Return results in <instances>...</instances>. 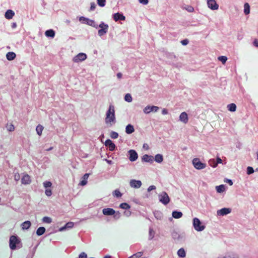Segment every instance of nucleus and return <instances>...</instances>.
Listing matches in <instances>:
<instances>
[{"instance_id": "56", "label": "nucleus", "mask_w": 258, "mask_h": 258, "mask_svg": "<svg viewBox=\"0 0 258 258\" xmlns=\"http://www.w3.org/2000/svg\"><path fill=\"white\" fill-rule=\"evenodd\" d=\"M253 45L256 47H258V41L257 39H255L254 41H253Z\"/></svg>"}, {"instance_id": "10", "label": "nucleus", "mask_w": 258, "mask_h": 258, "mask_svg": "<svg viewBox=\"0 0 258 258\" xmlns=\"http://www.w3.org/2000/svg\"><path fill=\"white\" fill-rule=\"evenodd\" d=\"M207 4L208 7L213 10H216L218 9L219 6L215 0H208Z\"/></svg>"}, {"instance_id": "30", "label": "nucleus", "mask_w": 258, "mask_h": 258, "mask_svg": "<svg viewBox=\"0 0 258 258\" xmlns=\"http://www.w3.org/2000/svg\"><path fill=\"white\" fill-rule=\"evenodd\" d=\"M155 160L157 163H161L163 160V156L161 154H157L155 156Z\"/></svg>"}, {"instance_id": "41", "label": "nucleus", "mask_w": 258, "mask_h": 258, "mask_svg": "<svg viewBox=\"0 0 258 258\" xmlns=\"http://www.w3.org/2000/svg\"><path fill=\"white\" fill-rule=\"evenodd\" d=\"M113 195L114 196H115L116 197H121V196H122V194H121V192L119 191V190L118 189H116L114 191L113 193Z\"/></svg>"}, {"instance_id": "31", "label": "nucleus", "mask_w": 258, "mask_h": 258, "mask_svg": "<svg viewBox=\"0 0 258 258\" xmlns=\"http://www.w3.org/2000/svg\"><path fill=\"white\" fill-rule=\"evenodd\" d=\"M177 254L181 257H184L186 255L184 249L183 248H180L177 251Z\"/></svg>"}, {"instance_id": "23", "label": "nucleus", "mask_w": 258, "mask_h": 258, "mask_svg": "<svg viewBox=\"0 0 258 258\" xmlns=\"http://www.w3.org/2000/svg\"><path fill=\"white\" fill-rule=\"evenodd\" d=\"M89 174L88 173H86L82 177V180L80 182V185L84 186L87 183V179L89 177Z\"/></svg>"}, {"instance_id": "2", "label": "nucleus", "mask_w": 258, "mask_h": 258, "mask_svg": "<svg viewBox=\"0 0 258 258\" xmlns=\"http://www.w3.org/2000/svg\"><path fill=\"white\" fill-rule=\"evenodd\" d=\"M102 213L105 216H112L113 215V218L115 220H117L120 218V213L118 211H115L112 208H104L102 210Z\"/></svg>"}, {"instance_id": "58", "label": "nucleus", "mask_w": 258, "mask_h": 258, "mask_svg": "<svg viewBox=\"0 0 258 258\" xmlns=\"http://www.w3.org/2000/svg\"><path fill=\"white\" fill-rule=\"evenodd\" d=\"M117 77L118 78V79H120L122 77V74L121 73H118L117 74Z\"/></svg>"}, {"instance_id": "22", "label": "nucleus", "mask_w": 258, "mask_h": 258, "mask_svg": "<svg viewBox=\"0 0 258 258\" xmlns=\"http://www.w3.org/2000/svg\"><path fill=\"white\" fill-rule=\"evenodd\" d=\"M74 226V223L72 222H69L66 224V225L59 228V231H62L67 228H72Z\"/></svg>"}, {"instance_id": "55", "label": "nucleus", "mask_w": 258, "mask_h": 258, "mask_svg": "<svg viewBox=\"0 0 258 258\" xmlns=\"http://www.w3.org/2000/svg\"><path fill=\"white\" fill-rule=\"evenodd\" d=\"M139 2L144 5H147L148 3V0H139Z\"/></svg>"}, {"instance_id": "14", "label": "nucleus", "mask_w": 258, "mask_h": 258, "mask_svg": "<svg viewBox=\"0 0 258 258\" xmlns=\"http://www.w3.org/2000/svg\"><path fill=\"white\" fill-rule=\"evenodd\" d=\"M231 211L230 208H224L217 211V214L218 215L224 216L229 214Z\"/></svg>"}, {"instance_id": "54", "label": "nucleus", "mask_w": 258, "mask_h": 258, "mask_svg": "<svg viewBox=\"0 0 258 258\" xmlns=\"http://www.w3.org/2000/svg\"><path fill=\"white\" fill-rule=\"evenodd\" d=\"M186 9L189 12H192L194 10V8L191 6H188Z\"/></svg>"}, {"instance_id": "9", "label": "nucleus", "mask_w": 258, "mask_h": 258, "mask_svg": "<svg viewBox=\"0 0 258 258\" xmlns=\"http://www.w3.org/2000/svg\"><path fill=\"white\" fill-rule=\"evenodd\" d=\"M159 109V107L156 106H147L145 107L143 111L146 114L150 113L152 111L157 112Z\"/></svg>"}, {"instance_id": "29", "label": "nucleus", "mask_w": 258, "mask_h": 258, "mask_svg": "<svg viewBox=\"0 0 258 258\" xmlns=\"http://www.w3.org/2000/svg\"><path fill=\"white\" fill-rule=\"evenodd\" d=\"M244 13L245 15H248L250 13V6L249 5L246 3L244 5Z\"/></svg>"}, {"instance_id": "46", "label": "nucleus", "mask_w": 258, "mask_h": 258, "mask_svg": "<svg viewBox=\"0 0 258 258\" xmlns=\"http://www.w3.org/2000/svg\"><path fill=\"white\" fill-rule=\"evenodd\" d=\"M254 172V170L252 167L248 166L247 168V174L249 175Z\"/></svg>"}, {"instance_id": "32", "label": "nucleus", "mask_w": 258, "mask_h": 258, "mask_svg": "<svg viewBox=\"0 0 258 258\" xmlns=\"http://www.w3.org/2000/svg\"><path fill=\"white\" fill-rule=\"evenodd\" d=\"M43 126L40 124H39L36 127V131L37 132V134L39 135V136H41V134H42V132L43 130Z\"/></svg>"}, {"instance_id": "37", "label": "nucleus", "mask_w": 258, "mask_h": 258, "mask_svg": "<svg viewBox=\"0 0 258 258\" xmlns=\"http://www.w3.org/2000/svg\"><path fill=\"white\" fill-rule=\"evenodd\" d=\"M124 100L128 102H131L132 101V97L130 94H126L124 96Z\"/></svg>"}, {"instance_id": "43", "label": "nucleus", "mask_w": 258, "mask_h": 258, "mask_svg": "<svg viewBox=\"0 0 258 258\" xmlns=\"http://www.w3.org/2000/svg\"><path fill=\"white\" fill-rule=\"evenodd\" d=\"M7 130L10 132L14 131L15 130V127L14 125L12 123H10V124H7Z\"/></svg>"}, {"instance_id": "60", "label": "nucleus", "mask_w": 258, "mask_h": 258, "mask_svg": "<svg viewBox=\"0 0 258 258\" xmlns=\"http://www.w3.org/2000/svg\"><path fill=\"white\" fill-rule=\"evenodd\" d=\"M88 20V19L87 18H85V17H81L80 18V20Z\"/></svg>"}, {"instance_id": "51", "label": "nucleus", "mask_w": 258, "mask_h": 258, "mask_svg": "<svg viewBox=\"0 0 258 258\" xmlns=\"http://www.w3.org/2000/svg\"><path fill=\"white\" fill-rule=\"evenodd\" d=\"M20 177L19 173H16L14 175V179L16 181H18L20 179Z\"/></svg>"}, {"instance_id": "13", "label": "nucleus", "mask_w": 258, "mask_h": 258, "mask_svg": "<svg viewBox=\"0 0 258 258\" xmlns=\"http://www.w3.org/2000/svg\"><path fill=\"white\" fill-rule=\"evenodd\" d=\"M130 183L131 186L134 188H139L142 185V182L140 180H136L135 179L131 180Z\"/></svg>"}, {"instance_id": "24", "label": "nucleus", "mask_w": 258, "mask_h": 258, "mask_svg": "<svg viewBox=\"0 0 258 258\" xmlns=\"http://www.w3.org/2000/svg\"><path fill=\"white\" fill-rule=\"evenodd\" d=\"M31 222L30 221H26L21 224V227L23 229H28L31 226Z\"/></svg>"}, {"instance_id": "36", "label": "nucleus", "mask_w": 258, "mask_h": 258, "mask_svg": "<svg viewBox=\"0 0 258 258\" xmlns=\"http://www.w3.org/2000/svg\"><path fill=\"white\" fill-rule=\"evenodd\" d=\"M155 235V231L153 230V229L151 228L149 229V239L151 240L152 239Z\"/></svg>"}, {"instance_id": "5", "label": "nucleus", "mask_w": 258, "mask_h": 258, "mask_svg": "<svg viewBox=\"0 0 258 258\" xmlns=\"http://www.w3.org/2000/svg\"><path fill=\"white\" fill-rule=\"evenodd\" d=\"M159 201L164 205H167L170 202V199L167 194L163 191L159 195Z\"/></svg>"}, {"instance_id": "11", "label": "nucleus", "mask_w": 258, "mask_h": 258, "mask_svg": "<svg viewBox=\"0 0 258 258\" xmlns=\"http://www.w3.org/2000/svg\"><path fill=\"white\" fill-rule=\"evenodd\" d=\"M128 154L130 155L129 159L131 161H135L138 158V155L137 153L136 152V151H135L134 150H130L128 151Z\"/></svg>"}, {"instance_id": "7", "label": "nucleus", "mask_w": 258, "mask_h": 258, "mask_svg": "<svg viewBox=\"0 0 258 258\" xmlns=\"http://www.w3.org/2000/svg\"><path fill=\"white\" fill-rule=\"evenodd\" d=\"M99 26L101 28L98 32L99 36H102L107 33L108 28V25L105 24L103 22H102L100 24Z\"/></svg>"}, {"instance_id": "63", "label": "nucleus", "mask_w": 258, "mask_h": 258, "mask_svg": "<svg viewBox=\"0 0 258 258\" xmlns=\"http://www.w3.org/2000/svg\"><path fill=\"white\" fill-rule=\"evenodd\" d=\"M104 258H111V256L109 255H106L104 257Z\"/></svg>"}, {"instance_id": "49", "label": "nucleus", "mask_w": 258, "mask_h": 258, "mask_svg": "<svg viewBox=\"0 0 258 258\" xmlns=\"http://www.w3.org/2000/svg\"><path fill=\"white\" fill-rule=\"evenodd\" d=\"M79 258H87V255L85 252H82L79 254Z\"/></svg>"}, {"instance_id": "4", "label": "nucleus", "mask_w": 258, "mask_h": 258, "mask_svg": "<svg viewBox=\"0 0 258 258\" xmlns=\"http://www.w3.org/2000/svg\"><path fill=\"white\" fill-rule=\"evenodd\" d=\"M193 226L195 229L198 231H203L205 228V226L204 225H202L201 222L197 218H194Z\"/></svg>"}, {"instance_id": "16", "label": "nucleus", "mask_w": 258, "mask_h": 258, "mask_svg": "<svg viewBox=\"0 0 258 258\" xmlns=\"http://www.w3.org/2000/svg\"><path fill=\"white\" fill-rule=\"evenodd\" d=\"M105 145L109 148L111 151H114L115 148V145L109 139L105 141Z\"/></svg>"}, {"instance_id": "21", "label": "nucleus", "mask_w": 258, "mask_h": 258, "mask_svg": "<svg viewBox=\"0 0 258 258\" xmlns=\"http://www.w3.org/2000/svg\"><path fill=\"white\" fill-rule=\"evenodd\" d=\"M15 13L11 10H8L5 13V17L8 19H11L14 16Z\"/></svg>"}, {"instance_id": "62", "label": "nucleus", "mask_w": 258, "mask_h": 258, "mask_svg": "<svg viewBox=\"0 0 258 258\" xmlns=\"http://www.w3.org/2000/svg\"><path fill=\"white\" fill-rule=\"evenodd\" d=\"M106 161H107V162L108 163H109V164H111V163H112V161H110V160H108L106 159Z\"/></svg>"}, {"instance_id": "44", "label": "nucleus", "mask_w": 258, "mask_h": 258, "mask_svg": "<svg viewBox=\"0 0 258 258\" xmlns=\"http://www.w3.org/2000/svg\"><path fill=\"white\" fill-rule=\"evenodd\" d=\"M219 258H238L233 254H228L224 256L220 257Z\"/></svg>"}, {"instance_id": "34", "label": "nucleus", "mask_w": 258, "mask_h": 258, "mask_svg": "<svg viewBox=\"0 0 258 258\" xmlns=\"http://www.w3.org/2000/svg\"><path fill=\"white\" fill-rule=\"evenodd\" d=\"M119 208L122 209H130L131 206L126 203H122L119 205Z\"/></svg>"}, {"instance_id": "53", "label": "nucleus", "mask_w": 258, "mask_h": 258, "mask_svg": "<svg viewBox=\"0 0 258 258\" xmlns=\"http://www.w3.org/2000/svg\"><path fill=\"white\" fill-rule=\"evenodd\" d=\"M156 186L155 185H151L148 188V191H151L152 190L155 189Z\"/></svg>"}, {"instance_id": "61", "label": "nucleus", "mask_w": 258, "mask_h": 258, "mask_svg": "<svg viewBox=\"0 0 258 258\" xmlns=\"http://www.w3.org/2000/svg\"><path fill=\"white\" fill-rule=\"evenodd\" d=\"M212 162L213 163V165H215V163H216V162H215V160H214V159H213V160H210V165L211 164V162Z\"/></svg>"}, {"instance_id": "33", "label": "nucleus", "mask_w": 258, "mask_h": 258, "mask_svg": "<svg viewBox=\"0 0 258 258\" xmlns=\"http://www.w3.org/2000/svg\"><path fill=\"white\" fill-rule=\"evenodd\" d=\"M216 191L217 192L221 193L225 190V186L223 184L217 186L216 187Z\"/></svg>"}, {"instance_id": "12", "label": "nucleus", "mask_w": 258, "mask_h": 258, "mask_svg": "<svg viewBox=\"0 0 258 258\" xmlns=\"http://www.w3.org/2000/svg\"><path fill=\"white\" fill-rule=\"evenodd\" d=\"M21 182L23 184H29L31 182L30 176L28 174H25L21 179Z\"/></svg>"}, {"instance_id": "45", "label": "nucleus", "mask_w": 258, "mask_h": 258, "mask_svg": "<svg viewBox=\"0 0 258 258\" xmlns=\"http://www.w3.org/2000/svg\"><path fill=\"white\" fill-rule=\"evenodd\" d=\"M222 162V160L220 157H217L216 159V163H215V165H212L211 164V166L213 167H216L217 166L218 164L221 163Z\"/></svg>"}, {"instance_id": "40", "label": "nucleus", "mask_w": 258, "mask_h": 258, "mask_svg": "<svg viewBox=\"0 0 258 258\" xmlns=\"http://www.w3.org/2000/svg\"><path fill=\"white\" fill-rule=\"evenodd\" d=\"M43 222L46 223H50L52 222L51 219L48 217H44L42 219Z\"/></svg>"}, {"instance_id": "20", "label": "nucleus", "mask_w": 258, "mask_h": 258, "mask_svg": "<svg viewBox=\"0 0 258 258\" xmlns=\"http://www.w3.org/2000/svg\"><path fill=\"white\" fill-rule=\"evenodd\" d=\"M135 131V129L134 127V126L132 124H128L126 125L125 127V132L127 134H131L133 133H134Z\"/></svg>"}, {"instance_id": "28", "label": "nucleus", "mask_w": 258, "mask_h": 258, "mask_svg": "<svg viewBox=\"0 0 258 258\" xmlns=\"http://www.w3.org/2000/svg\"><path fill=\"white\" fill-rule=\"evenodd\" d=\"M45 232V228L44 227H39L37 231H36V234L38 236L42 235Z\"/></svg>"}, {"instance_id": "1", "label": "nucleus", "mask_w": 258, "mask_h": 258, "mask_svg": "<svg viewBox=\"0 0 258 258\" xmlns=\"http://www.w3.org/2000/svg\"><path fill=\"white\" fill-rule=\"evenodd\" d=\"M115 120V117L114 106L112 105H110L109 109L106 113L105 122L106 123H111L112 122H114Z\"/></svg>"}, {"instance_id": "15", "label": "nucleus", "mask_w": 258, "mask_h": 258, "mask_svg": "<svg viewBox=\"0 0 258 258\" xmlns=\"http://www.w3.org/2000/svg\"><path fill=\"white\" fill-rule=\"evenodd\" d=\"M179 120L184 123H187L188 120L187 114L185 112H182L179 115Z\"/></svg>"}, {"instance_id": "39", "label": "nucleus", "mask_w": 258, "mask_h": 258, "mask_svg": "<svg viewBox=\"0 0 258 258\" xmlns=\"http://www.w3.org/2000/svg\"><path fill=\"white\" fill-rule=\"evenodd\" d=\"M110 137L112 138V139H117L118 137V134L117 133L115 132H114V131H112L110 133Z\"/></svg>"}, {"instance_id": "26", "label": "nucleus", "mask_w": 258, "mask_h": 258, "mask_svg": "<svg viewBox=\"0 0 258 258\" xmlns=\"http://www.w3.org/2000/svg\"><path fill=\"white\" fill-rule=\"evenodd\" d=\"M172 215L173 217L175 219L180 218L182 216V212L176 211H173L172 212Z\"/></svg>"}, {"instance_id": "3", "label": "nucleus", "mask_w": 258, "mask_h": 258, "mask_svg": "<svg viewBox=\"0 0 258 258\" xmlns=\"http://www.w3.org/2000/svg\"><path fill=\"white\" fill-rule=\"evenodd\" d=\"M192 162L194 167L198 170L204 169L206 167V164L201 162L198 158H194Z\"/></svg>"}, {"instance_id": "52", "label": "nucleus", "mask_w": 258, "mask_h": 258, "mask_svg": "<svg viewBox=\"0 0 258 258\" xmlns=\"http://www.w3.org/2000/svg\"><path fill=\"white\" fill-rule=\"evenodd\" d=\"M181 43L183 45H186L188 43V40L187 39H184L181 41Z\"/></svg>"}, {"instance_id": "27", "label": "nucleus", "mask_w": 258, "mask_h": 258, "mask_svg": "<svg viewBox=\"0 0 258 258\" xmlns=\"http://www.w3.org/2000/svg\"><path fill=\"white\" fill-rule=\"evenodd\" d=\"M227 108L229 111L234 112L236 111V105L234 103H231L227 105Z\"/></svg>"}, {"instance_id": "38", "label": "nucleus", "mask_w": 258, "mask_h": 258, "mask_svg": "<svg viewBox=\"0 0 258 258\" xmlns=\"http://www.w3.org/2000/svg\"><path fill=\"white\" fill-rule=\"evenodd\" d=\"M218 60L222 62L223 64H224L227 60V58L225 56H220L218 58Z\"/></svg>"}, {"instance_id": "48", "label": "nucleus", "mask_w": 258, "mask_h": 258, "mask_svg": "<svg viewBox=\"0 0 258 258\" xmlns=\"http://www.w3.org/2000/svg\"><path fill=\"white\" fill-rule=\"evenodd\" d=\"M45 194L47 196L50 197L52 195V191L50 189H46L45 191Z\"/></svg>"}, {"instance_id": "64", "label": "nucleus", "mask_w": 258, "mask_h": 258, "mask_svg": "<svg viewBox=\"0 0 258 258\" xmlns=\"http://www.w3.org/2000/svg\"><path fill=\"white\" fill-rule=\"evenodd\" d=\"M52 149V147H50L49 149H47V151H50Z\"/></svg>"}, {"instance_id": "18", "label": "nucleus", "mask_w": 258, "mask_h": 258, "mask_svg": "<svg viewBox=\"0 0 258 258\" xmlns=\"http://www.w3.org/2000/svg\"><path fill=\"white\" fill-rule=\"evenodd\" d=\"M16 53L14 52H8L6 54V57L8 60H13L16 58Z\"/></svg>"}, {"instance_id": "19", "label": "nucleus", "mask_w": 258, "mask_h": 258, "mask_svg": "<svg viewBox=\"0 0 258 258\" xmlns=\"http://www.w3.org/2000/svg\"><path fill=\"white\" fill-rule=\"evenodd\" d=\"M142 160L146 162H152L153 160V157L152 156L145 154L143 156Z\"/></svg>"}, {"instance_id": "25", "label": "nucleus", "mask_w": 258, "mask_h": 258, "mask_svg": "<svg viewBox=\"0 0 258 258\" xmlns=\"http://www.w3.org/2000/svg\"><path fill=\"white\" fill-rule=\"evenodd\" d=\"M45 34L47 37L53 38L55 35V32L52 29H49L45 31Z\"/></svg>"}, {"instance_id": "17", "label": "nucleus", "mask_w": 258, "mask_h": 258, "mask_svg": "<svg viewBox=\"0 0 258 258\" xmlns=\"http://www.w3.org/2000/svg\"><path fill=\"white\" fill-rule=\"evenodd\" d=\"M113 19L115 21H117L119 20L124 21L125 19V17L122 14L116 13L113 15Z\"/></svg>"}, {"instance_id": "59", "label": "nucleus", "mask_w": 258, "mask_h": 258, "mask_svg": "<svg viewBox=\"0 0 258 258\" xmlns=\"http://www.w3.org/2000/svg\"><path fill=\"white\" fill-rule=\"evenodd\" d=\"M228 183L229 184V185H232L233 184V182L230 179H227Z\"/></svg>"}, {"instance_id": "8", "label": "nucleus", "mask_w": 258, "mask_h": 258, "mask_svg": "<svg viewBox=\"0 0 258 258\" xmlns=\"http://www.w3.org/2000/svg\"><path fill=\"white\" fill-rule=\"evenodd\" d=\"M86 58L87 55L85 53H80L74 57L73 61L75 62H79L85 60Z\"/></svg>"}, {"instance_id": "6", "label": "nucleus", "mask_w": 258, "mask_h": 258, "mask_svg": "<svg viewBox=\"0 0 258 258\" xmlns=\"http://www.w3.org/2000/svg\"><path fill=\"white\" fill-rule=\"evenodd\" d=\"M20 242V240L17 236L12 235L10 238V247L11 249L14 250L16 248V244Z\"/></svg>"}, {"instance_id": "42", "label": "nucleus", "mask_w": 258, "mask_h": 258, "mask_svg": "<svg viewBox=\"0 0 258 258\" xmlns=\"http://www.w3.org/2000/svg\"><path fill=\"white\" fill-rule=\"evenodd\" d=\"M97 4L101 7L105 6L106 0H97Z\"/></svg>"}, {"instance_id": "57", "label": "nucleus", "mask_w": 258, "mask_h": 258, "mask_svg": "<svg viewBox=\"0 0 258 258\" xmlns=\"http://www.w3.org/2000/svg\"><path fill=\"white\" fill-rule=\"evenodd\" d=\"M162 113L164 115L167 114L168 113V111L166 109L164 108L162 110Z\"/></svg>"}, {"instance_id": "47", "label": "nucleus", "mask_w": 258, "mask_h": 258, "mask_svg": "<svg viewBox=\"0 0 258 258\" xmlns=\"http://www.w3.org/2000/svg\"><path fill=\"white\" fill-rule=\"evenodd\" d=\"M52 183L50 181H45L43 182V185L45 188L49 187L51 186Z\"/></svg>"}, {"instance_id": "35", "label": "nucleus", "mask_w": 258, "mask_h": 258, "mask_svg": "<svg viewBox=\"0 0 258 258\" xmlns=\"http://www.w3.org/2000/svg\"><path fill=\"white\" fill-rule=\"evenodd\" d=\"M143 253H144V252L143 251L138 252L133 254L132 255H131L130 257V258H139V257H141L143 255Z\"/></svg>"}, {"instance_id": "50", "label": "nucleus", "mask_w": 258, "mask_h": 258, "mask_svg": "<svg viewBox=\"0 0 258 258\" xmlns=\"http://www.w3.org/2000/svg\"><path fill=\"white\" fill-rule=\"evenodd\" d=\"M95 8H96L95 4L94 3H92L91 4L90 10L93 11L95 10Z\"/></svg>"}]
</instances>
